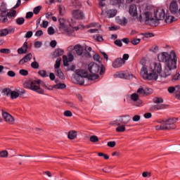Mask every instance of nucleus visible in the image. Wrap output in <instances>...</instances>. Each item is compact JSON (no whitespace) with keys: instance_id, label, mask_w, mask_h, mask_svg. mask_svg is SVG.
I'll use <instances>...</instances> for the list:
<instances>
[{"instance_id":"57","label":"nucleus","mask_w":180,"mask_h":180,"mask_svg":"<svg viewBox=\"0 0 180 180\" xmlns=\"http://www.w3.org/2000/svg\"><path fill=\"white\" fill-rule=\"evenodd\" d=\"M7 75H8V77H15V76H16V73H15V72H13V71H12V70H9V71L7 72Z\"/></svg>"},{"instance_id":"46","label":"nucleus","mask_w":180,"mask_h":180,"mask_svg":"<svg viewBox=\"0 0 180 180\" xmlns=\"http://www.w3.org/2000/svg\"><path fill=\"white\" fill-rule=\"evenodd\" d=\"M31 67H32V68H34V70L39 69V63H37L36 60H34V62H32L31 63Z\"/></svg>"},{"instance_id":"40","label":"nucleus","mask_w":180,"mask_h":180,"mask_svg":"<svg viewBox=\"0 0 180 180\" xmlns=\"http://www.w3.org/2000/svg\"><path fill=\"white\" fill-rule=\"evenodd\" d=\"M7 15L11 18H15L16 16V11L15 10H11L9 12L7 13Z\"/></svg>"},{"instance_id":"47","label":"nucleus","mask_w":180,"mask_h":180,"mask_svg":"<svg viewBox=\"0 0 180 180\" xmlns=\"http://www.w3.org/2000/svg\"><path fill=\"white\" fill-rule=\"evenodd\" d=\"M47 32H48V34H49L50 36L56 33V31L54 30V28H53V27H49L47 30Z\"/></svg>"},{"instance_id":"29","label":"nucleus","mask_w":180,"mask_h":180,"mask_svg":"<svg viewBox=\"0 0 180 180\" xmlns=\"http://www.w3.org/2000/svg\"><path fill=\"white\" fill-rule=\"evenodd\" d=\"M10 96L11 99H18V98H19V93L18 91H12Z\"/></svg>"},{"instance_id":"21","label":"nucleus","mask_w":180,"mask_h":180,"mask_svg":"<svg viewBox=\"0 0 180 180\" xmlns=\"http://www.w3.org/2000/svg\"><path fill=\"white\" fill-rule=\"evenodd\" d=\"M64 54V50L61 49H56L53 52L54 58H57V57H60Z\"/></svg>"},{"instance_id":"33","label":"nucleus","mask_w":180,"mask_h":180,"mask_svg":"<svg viewBox=\"0 0 180 180\" xmlns=\"http://www.w3.org/2000/svg\"><path fill=\"white\" fill-rule=\"evenodd\" d=\"M165 22L166 23H172V22H175V18L174 16L169 15L166 17Z\"/></svg>"},{"instance_id":"9","label":"nucleus","mask_w":180,"mask_h":180,"mask_svg":"<svg viewBox=\"0 0 180 180\" xmlns=\"http://www.w3.org/2000/svg\"><path fill=\"white\" fill-rule=\"evenodd\" d=\"M2 116L5 122L8 124H13L15 123V117H13V116H12L11 114L2 110Z\"/></svg>"},{"instance_id":"54","label":"nucleus","mask_w":180,"mask_h":180,"mask_svg":"<svg viewBox=\"0 0 180 180\" xmlns=\"http://www.w3.org/2000/svg\"><path fill=\"white\" fill-rule=\"evenodd\" d=\"M10 50L8 49H1L0 50V53H2L3 54H9Z\"/></svg>"},{"instance_id":"43","label":"nucleus","mask_w":180,"mask_h":180,"mask_svg":"<svg viewBox=\"0 0 180 180\" xmlns=\"http://www.w3.org/2000/svg\"><path fill=\"white\" fill-rule=\"evenodd\" d=\"M19 74L23 77H26L29 75V72L25 69H22L19 71Z\"/></svg>"},{"instance_id":"42","label":"nucleus","mask_w":180,"mask_h":180,"mask_svg":"<svg viewBox=\"0 0 180 180\" xmlns=\"http://www.w3.org/2000/svg\"><path fill=\"white\" fill-rule=\"evenodd\" d=\"M155 130H167L165 124H161L160 125L155 126Z\"/></svg>"},{"instance_id":"5","label":"nucleus","mask_w":180,"mask_h":180,"mask_svg":"<svg viewBox=\"0 0 180 180\" xmlns=\"http://www.w3.org/2000/svg\"><path fill=\"white\" fill-rule=\"evenodd\" d=\"M88 70L91 74H98V72H100V75H103V74H105V71H106L104 65L101 67L95 63H89L88 65Z\"/></svg>"},{"instance_id":"61","label":"nucleus","mask_w":180,"mask_h":180,"mask_svg":"<svg viewBox=\"0 0 180 180\" xmlns=\"http://www.w3.org/2000/svg\"><path fill=\"white\" fill-rule=\"evenodd\" d=\"M50 46L51 47H52V49L56 48V46H57V41L56 40H52L50 43Z\"/></svg>"},{"instance_id":"36","label":"nucleus","mask_w":180,"mask_h":180,"mask_svg":"<svg viewBox=\"0 0 180 180\" xmlns=\"http://www.w3.org/2000/svg\"><path fill=\"white\" fill-rule=\"evenodd\" d=\"M112 5H120L124 2V0H111Z\"/></svg>"},{"instance_id":"55","label":"nucleus","mask_w":180,"mask_h":180,"mask_svg":"<svg viewBox=\"0 0 180 180\" xmlns=\"http://www.w3.org/2000/svg\"><path fill=\"white\" fill-rule=\"evenodd\" d=\"M141 118V117H140V115H136L132 117V120H133V122H139Z\"/></svg>"},{"instance_id":"12","label":"nucleus","mask_w":180,"mask_h":180,"mask_svg":"<svg viewBox=\"0 0 180 180\" xmlns=\"http://www.w3.org/2000/svg\"><path fill=\"white\" fill-rule=\"evenodd\" d=\"M73 60H74V56H72V54L71 53L68 55V57H67V56L65 55L63 56V65L65 67H68V65H70L68 63H71Z\"/></svg>"},{"instance_id":"64","label":"nucleus","mask_w":180,"mask_h":180,"mask_svg":"<svg viewBox=\"0 0 180 180\" xmlns=\"http://www.w3.org/2000/svg\"><path fill=\"white\" fill-rule=\"evenodd\" d=\"M47 26H49V21L44 20L41 27H44V29H46Z\"/></svg>"},{"instance_id":"8","label":"nucleus","mask_w":180,"mask_h":180,"mask_svg":"<svg viewBox=\"0 0 180 180\" xmlns=\"http://www.w3.org/2000/svg\"><path fill=\"white\" fill-rule=\"evenodd\" d=\"M88 77V72L84 70H77L75 79L79 85H84L85 80L84 78Z\"/></svg>"},{"instance_id":"38","label":"nucleus","mask_w":180,"mask_h":180,"mask_svg":"<svg viewBox=\"0 0 180 180\" xmlns=\"http://www.w3.org/2000/svg\"><path fill=\"white\" fill-rule=\"evenodd\" d=\"M90 141L91 143H98V141H99V138H98V136L95 135L91 136Z\"/></svg>"},{"instance_id":"60","label":"nucleus","mask_w":180,"mask_h":180,"mask_svg":"<svg viewBox=\"0 0 180 180\" xmlns=\"http://www.w3.org/2000/svg\"><path fill=\"white\" fill-rule=\"evenodd\" d=\"M27 42H25L21 49L27 53Z\"/></svg>"},{"instance_id":"13","label":"nucleus","mask_w":180,"mask_h":180,"mask_svg":"<svg viewBox=\"0 0 180 180\" xmlns=\"http://www.w3.org/2000/svg\"><path fill=\"white\" fill-rule=\"evenodd\" d=\"M169 11L172 15H176L178 13V3L176 1H173L171 2L169 6Z\"/></svg>"},{"instance_id":"25","label":"nucleus","mask_w":180,"mask_h":180,"mask_svg":"<svg viewBox=\"0 0 180 180\" xmlns=\"http://www.w3.org/2000/svg\"><path fill=\"white\" fill-rule=\"evenodd\" d=\"M53 88L54 89H65V88H67V85L64 83H59L53 86Z\"/></svg>"},{"instance_id":"31","label":"nucleus","mask_w":180,"mask_h":180,"mask_svg":"<svg viewBox=\"0 0 180 180\" xmlns=\"http://www.w3.org/2000/svg\"><path fill=\"white\" fill-rule=\"evenodd\" d=\"M8 155H9V153L7 150L0 151V158H8Z\"/></svg>"},{"instance_id":"4","label":"nucleus","mask_w":180,"mask_h":180,"mask_svg":"<svg viewBox=\"0 0 180 180\" xmlns=\"http://www.w3.org/2000/svg\"><path fill=\"white\" fill-rule=\"evenodd\" d=\"M40 82H41V80L40 79L34 80L31 82L30 84L29 82H26L24 83L23 86L24 88H27V89L34 91V92H37V94L43 95V94H44V90L40 88Z\"/></svg>"},{"instance_id":"37","label":"nucleus","mask_w":180,"mask_h":180,"mask_svg":"<svg viewBox=\"0 0 180 180\" xmlns=\"http://www.w3.org/2000/svg\"><path fill=\"white\" fill-rule=\"evenodd\" d=\"M3 92L5 94V95H6V96H11L12 90L10 88H5L3 89Z\"/></svg>"},{"instance_id":"34","label":"nucleus","mask_w":180,"mask_h":180,"mask_svg":"<svg viewBox=\"0 0 180 180\" xmlns=\"http://www.w3.org/2000/svg\"><path fill=\"white\" fill-rule=\"evenodd\" d=\"M39 75L42 77L43 78H47L49 77V75H47V72L45 70H41L38 72Z\"/></svg>"},{"instance_id":"45","label":"nucleus","mask_w":180,"mask_h":180,"mask_svg":"<svg viewBox=\"0 0 180 180\" xmlns=\"http://www.w3.org/2000/svg\"><path fill=\"white\" fill-rule=\"evenodd\" d=\"M40 11H41V6H38L34 8L33 12L34 15H39V13H40Z\"/></svg>"},{"instance_id":"59","label":"nucleus","mask_w":180,"mask_h":180,"mask_svg":"<svg viewBox=\"0 0 180 180\" xmlns=\"http://www.w3.org/2000/svg\"><path fill=\"white\" fill-rule=\"evenodd\" d=\"M32 36H33V32H32V31H28L25 34L26 39H30V37H32Z\"/></svg>"},{"instance_id":"28","label":"nucleus","mask_w":180,"mask_h":180,"mask_svg":"<svg viewBox=\"0 0 180 180\" xmlns=\"http://www.w3.org/2000/svg\"><path fill=\"white\" fill-rule=\"evenodd\" d=\"M86 78H88V79H89L90 81H94V79H98V78H99V75H98L96 73L91 74L90 75H88Z\"/></svg>"},{"instance_id":"44","label":"nucleus","mask_w":180,"mask_h":180,"mask_svg":"<svg viewBox=\"0 0 180 180\" xmlns=\"http://www.w3.org/2000/svg\"><path fill=\"white\" fill-rule=\"evenodd\" d=\"M17 25H22L25 23V18H18L16 19Z\"/></svg>"},{"instance_id":"53","label":"nucleus","mask_w":180,"mask_h":180,"mask_svg":"<svg viewBox=\"0 0 180 180\" xmlns=\"http://www.w3.org/2000/svg\"><path fill=\"white\" fill-rule=\"evenodd\" d=\"M107 146L108 147H111V148H113L116 146V142L115 141H109L107 143Z\"/></svg>"},{"instance_id":"23","label":"nucleus","mask_w":180,"mask_h":180,"mask_svg":"<svg viewBox=\"0 0 180 180\" xmlns=\"http://www.w3.org/2000/svg\"><path fill=\"white\" fill-rule=\"evenodd\" d=\"M130 120H131V117L129 115H125L121 118L120 122L122 124H127Z\"/></svg>"},{"instance_id":"14","label":"nucleus","mask_w":180,"mask_h":180,"mask_svg":"<svg viewBox=\"0 0 180 180\" xmlns=\"http://www.w3.org/2000/svg\"><path fill=\"white\" fill-rule=\"evenodd\" d=\"M124 61L122 60V58H118L114 60L112 63L113 68H120L122 65H124Z\"/></svg>"},{"instance_id":"20","label":"nucleus","mask_w":180,"mask_h":180,"mask_svg":"<svg viewBox=\"0 0 180 180\" xmlns=\"http://www.w3.org/2000/svg\"><path fill=\"white\" fill-rule=\"evenodd\" d=\"M74 49L77 56H82V53H84V48L82 47V46L77 44L75 46Z\"/></svg>"},{"instance_id":"41","label":"nucleus","mask_w":180,"mask_h":180,"mask_svg":"<svg viewBox=\"0 0 180 180\" xmlns=\"http://www.w3.org/2000/svg\"><path fill=\"white\" fill-rule=\"evenodd\" d=\"M180 79V74L176 73L174 76H172V82H175L176 81H179Z\"/></svg>"},{"instance_id":"51","label":"nucleus","mask_w":180,"mask_h":180,"mask_svg":"<svg viewBox=\"0 0 180 180\" xmlns=\"http://www.w3.org/2000/svg\"><path fill=\"white\" fill-rule=\"evenodd\" d=\"M93 58L95 61L101 63V56H99V54L96 53L95 55H94Z\"/></svg>"},{"instance_id":"22","label":"nucleus","mask_w":180,"mask_h":180,"mask_svg":"<svg viewBox=\"0 0 180 180\" xmlns=\"http://www.w3.org/2000/svg\"><path fill=\"white\" fill-rule=\"evenodd\" d=\"M118 25H121V26H126L127 25V19L126 18L123 17L122 18H117L116 19Z\"/></svg>"},{"instance_id":"32","label":"nucleus","mask_w":180,"mask_h":180,"mask_svg":"<svg viewBox=\"0 0 180 180\" xmlns=\"http://www.w3.org/2000/svg\"><path fill=\"white\" fill-rule=\"evenodd\" d=\"M154 103H164V99L161 97H155L153 98Z\"/></svg>"},{"instance_id":"6","label":"nucleus","mask_w":180,"mask_h":180,"mask_svg":"<svg viewBox=\"0 0 180 180\" xmlns=\"http://www.w3.org/2000/svg\"><path fill=\"white\" fill-rule=\"evenodd\" d=\"M178 122V118L173 117V118H169L167 120H162L159 121V123L160 124H165V127H166V130H174V129H176V125H175V123Z\"/></svg>"},{"instance_id":"48","label":"nucleus","mask_w":180,"mask_h":180,"mask_svg":"<svg viewBox=\"0 0 180 180\" xmlns=\"http://www.w3.org/2000/svg\"><path fill=\"white\" fill-rule=\"evenodd\" d=\"M63 115L66 117H72V112L70 110H65Z\"/></svg>"},{"instance_id":"19","label":"nucleus","mask_w":180,"mask_h":180,"mask_svg":"<svg viewBox=\"0 0 180 180\" xmlns=\"http://www.w3.org/2000/svg\"><path fill=\"white\" fill-rule=\"evenodd\" d=\"M107 18H115L117 14V11L115 9H110L105 11Z\"/></svg>"},{"instance_id":"16","label":"nucleus","mask_w":180,"mask_h":180,"mask_svg":"<svg viewBox=\"0 0 180 180\" xmlns=\"http://www.w3.org/2000/svg\"><path fill=\"white\" fill-rule=\"evenodd\" d=\"M131 101H134V102H136L134 103L135 106H140L143 102L141 100H139V94L134 93L131 95Z\"/></svg>"},{"instance_id":"52","label":"nucleus","mask_w":180,"mask_h":180,"mask_svg":"<svg viewBox=\"0 0 180 180\" xmlns=\"http://www.w3.org/2000/svg\"><path fill=\"white\" fill-rule=\"evenodd\" d=\"M114 43L118 47H122V46H123V43H122V41H120V39L115 40Z\"/></svg>"},{"instance_id":"26","label":"nucleus","mask_w":180,"mask_h":180,"mask_svg":"<svg viewBox=\"0 0 180 180\" xmlns=\"http://www.w3.org/2000/svg\"><path fill=\"white\" fill-rule=\"evenodd\" d=\"M68 137L70 140H74L77 137V131H70Z\"/></svg>"},{"instance_id":"10","label":"nucleus","mask_w":180,"mask_h":180,"mask_svg":"<svg viewBox=\"0 0 180 180\" xmlns=\"http://www.w3.org/2000/svg\"><path fill=\"white\" fill-rule=\"evenodd\" d=\"M114 78H122L123 79H130V78H133V75H130V73L129 72H117L114 75Z\"/></svg>"},{"instance_id":"24","label":"nucleus","mask_w":180,"mask_h":180,"mask_svg":"<svg viewBox=\"0 0 180 180\" xmlns=\"http://www.w3.org/2000/svg\"><path fill=\"white\" fill-rule=\"evenodd\" d=\"M115 124H117V126H119L116 128V131H117V133H123V131H126V127H124V125H122L120 126V123L116 122Z\"/></svg>"},{"instance_id":"11","label":"nucleus","mask_w":180,"mask_h":180,"mask_svg":"<svg viewBox=\"0 0 180 180\" xmlns=\"http://www.w3.org/2000/svg\"><path fill=\"white\" fill-rule=\"evenodd\" d=\"M72 13L73 18L79 20H82V19L85 18V16L84 15V12L79 10H74Z\"/></svg>"},{"instance_id":"2","label":"nucleus","mask_w":180,"mask_h":180,"mask_svg":"<svg viewBox=\"0 0 180 180\" xmlns=\"http://www.w3.org/2000/svg\"><path fill=\"white\" fill-rule=\"evenodd\" d=\"M165 19V11L164 9H158L154 12L153 15L151 11H146L139 16L141 22H145L146 25L149 26H158L160 20Z\"/></svg>"},{"instance_id":"49","label":"nucleus","mask_w":180,"mask_h":180,"mask_svg":"<svg viewBox=\"0 0 180 180\" xmlns=\"http://www.w3.org/2000/svg\"><path fill=\"white\" fill-rule=\"evenodd\" d=\"M84 50L86 51L88 57H92L91 53H89V51H92V48L91 46H86Z\"/></svg>"},{"instance_id":"30","label":"nucleus","mask_w":180,"mask_h":180,"mask_svg":"<svg viewBox=\"0 0 180 180\" xmlns=\"http://www.w3.org/2000/svg\"><path fill=\"white\" fill-rule=\"evenodd\" d=\"M56 72H57V77L60 78V79H64V73H63L60 69H56Z\"/></svg>"},{"instance_id":"63","label":"nucleus","mask_w":180,"mask_h":180,"mask_svg":"<svg viewBox=\"0 0 180 180\" xmlns=\"http://www.w3.org/2000/svg\"><path fill=\"white\" fill-rule=\"evenodd\" d=\"M35 36H37V37H40V36H43V31L41 30L37 31L35 32Z\"/></svg>"},{"instance_id":"35","label":"nucleus","mask_w":180,"mask_h":180,"mask_svg":"<svg viewBox=\"0 0 180 180\" xmlns=\"http://www.w3.org/2000/svg\"><path fill=\"white\" fill-rule=\"evenodd\" d=\"M60 65H61V58H57L56 60V63L54 65L55 70H58L60 68Z\"/></svg>"},{"instance_id":"17","label":"nucleus","mask_w":180,"mask_h":180,"mask_svg":"<svg viewBox=\"0 0 180 180\" xmlns=\"http://www.w3.org/2000/svg\"><path fill=\"white\" fill-rule=\"evenodd\" d=\"M33 58V55H32V53H28L19 61L18 64L23 65L25 63H27L30 61L31 58Z\"/></svg>"},{"instance_id":"3","label":"nucleus","mask_w":180,"mask_h":180,"mask_svg":"<svg viewBox=\"0 0 180 180\" xmlns=\"http://www.w3.org/2000/svg\"><path fill=\"white\" fill-rule=\"evenodd\" d=\"M162 71V65L160 63H155L153 67L148 70L146 66H143L141 70V75L143 79H148L149 81H157L158 75Z\"/></svg>"},{"instance_id":"27","label":"nucleus","mask_w":180,"mask_h":180,"mask_svg":"<svg viewBox=\"0 0 180 180\" xmlns=\"http://www.w3.org/2000/svg\"><path fill=\"white\" fill-rule=\"evenodd\" d=\"M161 109H165V105H153L150 108V110H161Z\"/></svg>"},{"instance_id":"56","label":"nucleus","mask_w":180,"mask_h":180,"mask_svg":"<svg viewBox=\"0 0 180 180\" xmlns=\"http://www.w3.org/2000/svg\"><path fill=\"white\" fill-rule=\"evenodd\" d=\"M130 57V56H129L128 53H124L122 56V60L123 61H124V63H126V61H127V60H129V58Z\"/></svg>"},{"instance_id":"18","label":"nucleus","mask_w":180,"mask_h":180,"mask_svg":"<svg viewBox=\"0 0 180 180\" xmlns=\"http://www.w3.org/2000/svg\"><path fill=\"white\" fill-rule=\"evenodd\" d=\"M149 91H150L149 89H143V87H141L137 90V94H139V95H141L142 96H144L146 95H150V94H151V91L150 92Z\"/></svg>"},{"instance_id":"15","label":"nucleus","mask_w":180,"mask_h":180,"mask_svg":"<svg viewBox=\"0 0 180 180\" xmlns=\"http://www.w3.org/2000/svg\"><path fill=\"white\" fill-rule=\"evenodd\" d=\"M129 15H131V16H132L133 18H136L137 16V6H136L135 4H131L129 6Z\"/></svg>"},{"instance_id":"62","label":"nucleus","mask_w":180,"mask_h":180,"mask_svg":"<svg viewBox=\"0 0 180 180\" xmlns=\"http://www.w3.org/2000/svg\"><path fill=\"white\" fill-rule=\"evenodd\" d=\"M25 18H26V19H30V18H33V12L27 13Z\"/></svg>"},{"instance_id":"50","label":"nucleus","mask_w":180,"mask_h":180,"mask_svg":"<svg viewBox=\"0 0 180 180\" xmlns=\"http://www.w3.org/2000/svg\"><path fill=\"white\" fill-rule=\"evenodd\" d=\"M141 41V39H135L131 41V44H134V46H137Z\"/></svg>"},{"instance_id":"39","label":"nucleus","mask_w":180,"mask_h":180,"mask_svg":"<svg viewBox=\"0 0 180 180\" xmlns=\"http://www.w3.org/2000/svg\"><path fill=\"white\" fill-rule=\"evenodd\" d=\"M8 34H9V31L6 29H4L0 31V36L1 37H4Z\"/></svg>"},{"instance_id":"58","label":"nucleus","mask_w":180,"mask_h":180,"mask_svg":"<svg viewBox=\"0 0 180 180\" xmlns=\"http://www.w3.org/2000/svg\"><path fill=\"white\" fill-rule=\"evenodd\" d=\"M142 176H143V178H147V176H148V178H150V176H151V173H150L148 172H144L142 173Z\"/></svg>"},{"instance_id":"7","label":"nucleus","mask_w":180,"mask_h":180,"mask_svg":"<svg viewBox=\"0 0 180 180\" xmlns=\"http://www.w3.org/2000/svg\"><path fill=\"white\" fill-rule=\"evenodd\" d=\"M59 29L60 30H62L63 33H66V34H72L74 32V30L68 27V22L65 20L64 18H59Z\"/></svg>"},{"instance_id":"1","label":"nucleus","mask_w":180,"mask_h":180,"mask_svg":"<svg viewBox=\"0 0 180 180\" xmlns=\"http://www.w3.org/2000/svg\"><path fill=\"white\" fill-rule=\"evenodd\" d=\"M158 59L160 63H166L167 67L165 68L162 77L164 78H166V77H169V75H171V72L169 71L176 68V61L178 58H176L175 51H172L170 54L167 52L159 53L158 56Z\"/></svg>"}]
</instances>
